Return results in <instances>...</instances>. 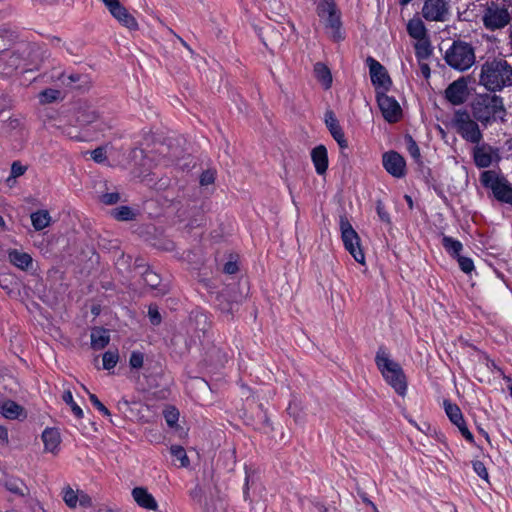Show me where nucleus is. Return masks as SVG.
Listing matches in <instances>:
<instances>
[{
    "mask_svg": "<svg viewBox=\"0 0 512 512\" xmlns=\"http://www.w3.org/2000/svg\"><path fill=\"white\" fill-rule=\"evenodd\" d=\"M472 117L479 121L483 128H488L495 122L507 121V109L503 97L495 93H475L469 102Z\"/></svg>",
    "mask_w": 512,
    "mask_h": 512,
    "instance_id": "1",
    "label": "nucleus"
},
{
    "mask_svg": "<svg viewBox=\"0 0 512 512\" xmlns=\"http://www.w3.org/2000/svg\"><path fill=\"white\" fill-rule=\"evenodd\" d=\"M478 83L491 93L512 86L511 65L503 59L487 60L481 65Z\"/></svg>",
    "mask_w": 512,
    "mask_h": 512,
    "instance_id": "2",
    "label": "nucleus"
},
{
    "mask_svg": "<svg viewBox=\"0 0 512 512\" xmlns=\"http://www.w3.org/2000/svg\"><path fill=\"white\" fill-rule=\"evenodd\" d=\"M375 365L386 383L401 397L407 393V377L398 362L390 359V353L384 345H380L375 355Z\"/></svg>",
    "mask_w": 512,
    "mask_h": 512,
    "instance_id": "3",
    "label": "nucleus"
},
{
    "mask_svg": "<svg viewBox=\"0 0 512 512\" xmlns=\"http://www.w3.org/2000/svg\"><path fill=\"white\" fill-rule=\"evenodd\" d=\"M316 14L323 23L324 28L330 30L334 42H341L345 39V32L342 29L341 11L335 0H319L316 5Z\"/></svg>",
    "mask_w": 512,
    "mask_h": 512,
    "instance_id": "4",
    "label": "nucleus"
},
{
    "mask_svg": "<svg viewBox=\"0 0 512 512\" xmlns=\"http://www.w3.org/2000/svg\"><path fill=\"white\" fill-rule=\"evenodd\" d=\"M445 62L453 69L466 71L475 63L473 46L462 40H454L444 55Z\"/></svg>",
    "mask_w": 512,
    "mask_h": 512,
    "instance_id": "5",
    "label": "nucleus"
},
{
    "mask_svg": "<svg viewBox=\"0 0 512 512\" xmlns=\"http://www.w3.org/2000/svg\"><path fill=\"white\" fill-rule=\"evenodd\" d=\"M480 183L492 191L497 201L512 205V184L505 176L493 170H486L480 174Z\"/></svg>",
    "mask_w": 512,
    "mask_h": 512,
    "instance_id": "6",
    "label": "nucleus"
},
{
    "mask_svg": "<svg viewBox=\"0 0 512 512\" xmlns=\"http://www.w3.org/2000/svg\"><path fill=\"white\" fill-rule=\"evenodd\" d=\"M476 121L466 109L456 110L453 117V126L457 133L467 142L479 144L483 133Z\"/></svg>",
    "mask_w": 512,
    "mask_h": 512,
    "instance_id": "7",
    "label": "nucleus"
},
{
    "mask_svg": "<svg viewBox=\"0 0 512 512\" xmlns=\"http://www.w3.org/2000/svg\"><path fill=\"white\" fill-rule=\"evenodd\" d=\"M339 226L345 249L353 256L355 261L360 264H364L365 255L360 246V237L352 227L346 215L340 216Z\"/></svg>",
    "mask_w": 512,
    "mask_h": 512,
    "instance_id": "8",
    "label": "nucleus"
},
{
    "mask_svg": "<svg viewBox=\"0 0 512 512\" xmlns=\"http://www.w3.org/2000/svg\"><path fill=\"white\" fill-rule=\"evenodd\" d=\"M388 91H376V101L383 118L388 123L398 122L403 115L399 102L393 96L387 95Z\"/></svg>",
    "mask_w": 512,
    "mask_h": 512,
    "instance_id": "9",
    "label": "nucleus"
},
{
    "mask_svg": "<svg viewBox=\"0 0 512 512\" xmlns=\"http://www.w3.org/2000/svg\"><path fill=\"white\" fill-rule=\"evenodd\" d=\"M365 63L369 68V75L371 83L375 87V92L377 90L389 91L393 83L387 69L372 56H368Z\"/></svg>",
    "mask_w": 512,
    "mask_h": 512,
    "instance_id": "10",
    "label": "nucleus"
},
{
    "mask_svg": "<svg viewBox=\"0 0 512 512\" xmlns=\"http://www.w3.org/2000/svg\"><path fill=\"white\" fill-rule=\"evenodd\" d=\"M511 20L508 8L497 5L488 6L482 17L484 27L490 31L504 28Z\"/></svg>",
    "mask_w": 512,
    "mask_h": 512,
    "instance_id": "11",
    "label": "nucleus"
},
{
    "mask_svg": "<svg viewBox=\"0 0 512 512\" xmlns=\"http://www.w3.org/2000/svg\"><path fill=\"white\" fill-rule=\"evenodd\" d=\"M466 78H458L451 82L444 91V97L453 106L464 104L472 94L465 81Z\"/></svg>",
    "mask_w": 512,
    "mask_h": 512,
    "instance_id": "12",
    "label": "nucleus"
},
{
    "mask_svg": "<svg viewBox=\"0 0 512 512\" xmlns=\"http://www.w3.org/2000/svg\"><path fill=\"white\" fill-rule=\"evenodd\" d=\"M382 165L391 176L403 178L406 176V160L397 151L390 150L382 155Z\"/></svg>",
    "mask_w": 512,
    "mask_h": 512,
    "instance_id": "13",
    "label": "nucleus"
},
{
    "mask_svg": "<svg viewBox=\"0 0 512 512\" xmlns=\"http://www.w3.org/2000/svg\"><path fill=\"white\" fill-rule=\"evenodd\" d=\"M473 161L478 168H488L493 160H500L499 150L488 143L477 144L473 148Z\"/></svg>",
    "mask_w": 512,
    "mask_h": 512,
    "instance_id": "14",
    "label": "nucleus"
},
{
    "mask_svg": "<svg viewBox=\"0 0 512 512\" xmlns=\"http://www.w3.org/2000/svg\"><path fill=\"white\" fill-rule=\"evenodd\" d=\"M449 9V0H427L422 12L426 20L444 21Z\"/></svg>",
    "mask_w": 512,
    "mask_h": 512,
    "instance_id": "15",
    "label": "nucleus"
},
{
    "mask_svg": "<svg viewBox=\"0 0 512 512\" xmlns=\"http://www.w3.org/2000/svg\"><path fill=\"white\" fill-rule=\"evenodd\" d=\"M24 69V62L19 48L11 52H3L0 55V72L11 76L18 69Z\"/></svg>",
    "mask_w": 512,
    "mask_h": 512,
    "instance_id": "16",
    "label": "nucleus"
},
{
    "mask_svg": "<svg viewBox=\"0 0 512 512\" xmlns=\"http://www.w3.org/2000/svg\"><path fill=\"white\" fill-rule=\"evenodd\" d=\"M24 62V70H32L42 61L41 48L37 43H25L19 47Z\"/></svg>",
    "mask_w": 512,
    "mask_h": 512,
    "instance_id": "17",
    "label": "nucleus"
},
{
    "mask_svg": "<svg viewBox=\"0 0 512 512\" xmlns=\"http://www.w3.org/2000/svg\"><path fill=\"white\" fill-rule=\"evenodd\" d=\"M189 321L191 327L197 332H202L203 335L212 326L211 314L198 307L190 312Z\"/></svg>",
    "mask_w": 512,
    "mask_h": 512,
    "instance_id": "18",
    "label": "nucleus"
},
{
    "mask_svg": "<svg viewBox=\"0 0 512 512\" xmlns=\"http://www.w3.org/2000/svg\"><path fill=\"white\" fill-rule=\"evenodd\" d=\"M311 160L318 175H324L329 166L328 151L325 145L319 144L311 150Z\"/></svg>",
    "mask_w": 512,
    "mask_h": 512,
    "instance_id": "19",
    "label": "nucleus"
},
{
    "mask_svg": "<svg viewBox=\"0 0 512 512\" xmlns=\"http://www.w3.org/2000/svg\"><path fill=\"white\" fill-rule=\"evenodd\" d=\"M110 14L124 27L131 31L138 30V22L129 11L119 3L116 7L111 9Z\"/></svg>",
    "mask_w": 512,
    "mask_h": 512,
    "instance_id": "20",
    "label": "nucleus"
},
{
    "mask_svg": "<svg viewBox=\"0 0 512 512\" xmlns=\"http://www.w3.org/2000/svg\"><path fill=\"white\" fill-rule=\"evenodd\" d=\"M142 278L145 284L151 289L156 291V295H165L168 293L169 288L168 285L162 284V279L160 275L150 269L147 266L146 270L142 273Z\"/></svg>",
    "mask_w": 512,
    "mask_h": 512,
    "instance_id": "21",
    "label": "nucleus"
},
{
    "mask_svg": "<svg viewBox=\"0 0 512 512\" xmlns=\"http://www.w3.org/2000/svg\"><path fill=\"white\" fill-rule=\"evenodd\" d=\"M41 438L44 443V451L51 452L53 454H56L59 451L61 437L57 428H45L42 432Z\"/></svg>",
    "mask_w": 512,
    "mask_h": 512,
    "instance_id": "22",
    "label": "nucleus"
},
{
    "mask_svg": "<svg viewBox=\"0 0 512 512\" xmlns=\"http://www.w3.org/2000/svg\"><path fill=\"white\" fill-rule=\"evenodd\" d=\"M132 496L135 502L147 510H157L158 504L151 493L144 487H135L132 490Z\"/></svg>",
    "mask_w": 512,
    "mask_h": 512,
    "instance_id": "23",
    "label": "nucleus"
},
{
    "mask_svg": "<svg viewBox=\"0 0 512 512\" xmlns=\"http://www.w3.org/2000/svg\"><path fill=\"white\" fill-rule=\"evenodd\" d=\"M9 262L20 270L28 271L32 269L33 258L26 252H21L17 249L8 250Z\"/></svg>",
    "mask_w": 512,
    "mask_h": 512,
    "instance_id": "24",
    "label": "nucleus"
},
{
    "mask_svg": "<svg viewBox=\"0 0 512 512\" xmlns=\"http://www.w3.org/2000/svg\"><path fill=\"white\" fill-rule=\"evenodd\" d=\"M0 413L3 417L10 420L25 418L27 416L23 406L17 402L7 399L0 405Z\"/></svg>",
    "mask_w": 512,
    "mask_h": 512,
    "instance_id": "25",
    "label": "nucleus"
},
{
    "mask_svg": "<svg viewBox=\"0 0 512 512\" xmlns=\"http://www.w3.org/2000/svg\"><path fill=\"white\" fill-rule=\"evenodd\" d=\"M90 338L93 350L104 349L110 342L109 330L104 327L95 326L91 329Z\"/></svg>",
    "mask_w": 512,
    "mask_h": 512,
    "instance_id": "26",
    "label": "nucleus"
},
{
    "mask_svg": "<svg viewBox=\"0 0 512 512\" xmlns=\"http://www.w3.org/2000/svg\"><path fill=\"white\" fill-rule=\"evenodd\" d=\"M2 485L11 493L18 496H25L28 487L20 478L5 474L1 480Z\"/></svg>",
    "mask_w": 512,
    "mask_h": 512,
    "instance_id": "27",
    "label": "nucleus"
},
{
    "mask_svg": "<svg viewBox=\"0 0 512 512\" xmlns=\"http://www.w3.org/2000/svg\"><path fill=\"white\" fill-rule=\"evenodd\" d=\"M97 111L88 106H80L74 113V122L78 126H86L98 119Z\"/></svg>",
    "mask_w": 512,
    "mask_h": 512,
    "instance_id": "28",
    "label": "nucleus"
},
{
    "mask_svg": "<svg viewBox=\"0 0 512 512\" xmlns=\"http://www.w3.org/2000/svg\"><path fill=\"white\" fill-rule=\"evenodd\" d=\"M314 75L317 81L321 83L325 90L331 88L333 81L332 74L330 68L326 64L317 62L314 65Z\"/></svg>",
    "mask_w": 512,
    "mask_h": 512,
    "instance_id": "29",
    "label": "nucleus"
},
{
    "mask_svg": "<svg viewBox=\"0 0 512 512\" xmlns=\"http://www.w3.org/2000/svg\"><path fill=\"white\" fill-rule=\"evenodd\" d=\"M407 32L410 37L418 41H422L424 39L429 38L427 36V29L425 27V24L420 18H414L409 20L407 24Z\"/></svg>",
    "mask_w": 512,
    "mask_h": 512,
    "instance_id": "30",
    "label": "nucleus"
},
{
    "mask_svg": "<svg viewBox=\"0 0 512 512\" xmlns=\"http://www.w3.org/2000/svg\"><path fill=\"white\" fill-rule=\"evenodd\" d=\"M31 222L36 231H41L48 227L51 222V216L47 210H38L31 214Z\"/></svg>",
    "mask_w": 512,
    "mask_h": 512,
    "instance_id": "31",
    "label": "nucleus"
},
{
    "mask_svg": "<svg viewBox=\"0 0 512 512\" xmlns=\"http://www.w3.org/2000/svg\"><path fill=\"white\" fill-rule=\"evenodd\" d=\"M441 243H442V246L444 247V249L446 250V252L451 257L456 258L461 255L460 253L463 249V245L459 240L454 239L451 236L444 235L442 237Z\"/></svg>",
    "mask_w": 512,
    "mask_h": 512,
    "instance_id": "32",
    "label": "nucleus"
},
{
    "mask_svg": "<svg viewBox=\"0 0 512 512\" xmlns=\"http://www.w3.org/2000/svg\"><path fill=\"white\" fill-rule=\"evenodd\" d=\"M443 405L446 415L451 421V423H453L454 425H458L461 421L464 420L463 413L457 404L452 403L448 399H445Z\"/></svg>",
    "mask_w": 512,
    "mask_h": 512,
    "instance_id": "33",
    "label": "nucleus"
},
{
    "mask_svg": "<svg viewBox=\"0 0 512 512\" xmlns=\"http://www.w3.org/2000/svg\"><path fill=\"white\" fill-rule=\"evenodd\" d=\"M228 360V356L226 352H224L221 348L213 346L210 351L207 353V357L205 361L209 365L214 366H223Z\"/></svg>",
    "mask_w": 512,
    "mask_h": 512,
    "instance_id": "34",
    "label": "nucleus"
},
{
    "mask_svg": "<svg viewBox=\"0 0 512 512\" xmlns=\"http://www.w3.org/2000/svg\"><path fill=\"white\" fill-rule=\"evenodd\" d=\"M415 56L418 62L428 59L433 53V47L429 38L418 41L415 46Z\"/></svg>",
    "mask_w": 512,
    "mask_h": 512,
    "instance_id": "35",
    "label": "nucleus"
},
{
    "mask_svg": "<svg viewBox=\"0 0 512 512\" xmlns=\"http://www.w3.org/2000/svg\"><path fill=\"white\" fill-rule=\"evenodd\" d=\"M137 214V211L125 205L111 210V215L118 221H132L136 218Z\"/></svg>",
    "mask_w": 512,
    "mask_h": 512,
    "instance_id": "36",
    "label": "nucleus"
},
{
    "mask_svg": "<svg viewBox=\"0 0 512 512\" xmlns=\"http://www.w3.org/2000/svg\"><path fill=\"white\" fill-rule=\"evenodd\" d=\"M17 38V34L7 27H0V53L8 51Z\"/></svg>",
    "mask_w": 512,
    "mask_h": 512,
    "instance_id": "37",
    "label": "nucleus"
},
{
    "mask_svg": "<svg viewBox=\"0 0 512 512\" xmlns=\"http://www.w3.org/2000/svg\"><path fill=\"white\" fill-rule=\"evenodd\" d=\"M40 104H51L61 98V91L53 88H46L39 93Z\"/></svg>",
    "mask_w": 512,
    "mask_h": 512,
    "instance_id": "38",
    "label": "nucleus"
},
{
    "mask_svg": "<svg viewBox=\"0 0 512 512\" xmlns=\"http://www.w3.org/2000/svg\"><path fill=\"white\" fill-rule=\"evenodd\" d=\"M404 142L406 149L414 161H420L421 153L420 148L415 139L409 133L404 135Z\"/></svg>",
    "mask_w": 512,
    "mask_h": 512,
    "instance_id": "39",
    "label": "nucleus"
},
{
    "mask_svg": "<svg viewBox=\"0 0 512 512\" xmlns=\"http://www.w3.org/2000/svg\"><path fill=\"white\" fill-rule=\"evenodd\" d=\"M179 415V410L173 405H167L163 410L164 419L170 428L177 426Z\"/></svg>",
    "mask_w": 512,
    "mask_h": 512,
    "instance_id": "40",
    "label": "nucleus"
},
{
    "mask_svg": "<svg viewBox=\"0 0 512 512\" xmlns=\"http://www.w3.org/2000/svg\"><path fill=\"white\" fill-rule=\"evenodd\" d=\"M62 400L71 407V410L77 419H82L84 417L83 410L73 400V395L70 390H66L63 392Z\"/></svg>",
    "mask_w": 512,
    "mask_h": 512,
    "instance_id": "41",
    "label": "nucleus"
},
{
    "mask_svg": "<svg viewBox=\"0 0 512 512\" xmlns=\"http://www.w3.org/2000/svg\"><path fill=\"white\" fill-rule=\"evenodd\" d=\"M118 360H119V353H118L117 349L114 351H111V350L106 351L102 356L103 369H105V370L113 369L117 365Z\"/></svg>",
    "mask_w": 512,
    "mask_h": 512,
    "instance_id": "42",
    "label": "nucleus"
},
{
    "mask_svg": "<svg viewBox=\"0 0 512 512\" xmlns=\"http://www.w3.org/2000/svg\"><path fill=\"white\" fill-rule=\"evenodd\" d=\"M170 453L172 456H174L177 460L180 461L181 467H188L190 465L189 458L186 454L185 449L180 445H172L170 447Z\"/></svg>",
    "mask_w": 512,
    "mask_h": 512,
    "instance_id": "43",
    "label": "nucleus"
},
{
    "mask_svg": "<svg viewBox=\"0 0 512 512\" xmlns=\"http://www.w3.org/2000/svg\"><path fill=\"white\" fill-rule=\"evenodd\" d=\"M83 77H85V76L82 74H79V73H71L69 75L62 73L59 79L67 87H70L73 89H79L81 86L76 85V83L79 82Z\"/></svg>",
    "mask_w": 512,
    "mask_h": 512,
    "instance_id": "44",
    "label": "nucleus"
},
{
    "mask_svg": "<svg viewBox=\"0 0 512 512\" xmlns=\"http://www.w3.org/2000/svg\"><path fill=\"white\" fill-rule=\"evenodd\" d=\"M324 122L330 133L332 131L338 130L339 128H342L333 110H326L324 114Z\"/></svg>",
    "mask_w": 512,
    "mask_h": 512,
    "instance_id": "45",
    "label": "nucleus"
},
{
    "mask_svg": "<svg viewBox=\"0 0 512 512\" xmlns=\"http://www.w3.org/2000/svg\"><path fill=\"white\" fill-rule=\"evenodd\" d=\"M63 500L69 508H76L78 503V493L70 486H67L63 490Z\"/></svg>",
    "mask_w": 512,
    "mask_h": 512,
    "instance_id": "46",
    "label": "nucleus"
},
{
    "mask_svg": "<svg viewBox=\"0 0 512 512\" xmlns=\"http://www.w3.org/2000/svg\"><path fill=\"white\" fill-rule=\"evenodd\" d=\"M258 408L260 409V413L258 415L259 421L261 426L259 427L260 430H264V432H271L273 431L272 422L267 415V412L264 410L263 404H259Z\"/></svg>",
    "mask_w": 512,
    "mask_h": 512,
    "instance_id": "47",
    "label": "nucleus"
},
{
    "mask_svg": "<svg viewBox=\"0 0 512 512\" xmlns=\"http://www.w3.org/2000/svg\"><path fill=\"white\" fill-rule=\"evenodd\" d=\"M456 259L461 271L465 274H470L475 269L474 262L471 258L460 255L456 257Z\"/></svg>",
    "mask_w": 512,
    "mask_h": 512,
    "instance_id": "48",
    "label": "nucleus"
},
{
    "mask_svg": "<svg viewBox=\"0 0 512 512\" xmlns=\"http://www.w3.org/2000/svg\"><path fill=\"white\" fill-rule=\"evenodd\" d=\"M472 468L474 472L483 480L486 482H489V474L486 469L485 464L480 460H474L472 461Z\"/></svg>",
    "mask_w": 512,
    "mask_h": 512,
    "instance_id": "49",
    "label": "nucleus"
},
{
    "mask_svg": "<svg viewBox=\"0 0 512 512\" xmlns=\"http://www.w3.org/2000/svg\"><path fill=\"white\" fill-rule=\"evenodd\" d=\"M307 501L318 512H338L335 507L330 508L326 506L325 503L319 500L317 497L308 498Z\"/></svg>",
    "mask_w": 512,
    "mask_h": 512,
    "instance_id": "50",
    "label": "nucleus"
},
{
    "mask_svg": "<svg viewBox=\"0 0 512 512\" xmlns=\"http://www.w3.org/2000/svg\"><path fill=\"white\" fill-rule=\"evenodd\" d=\"M144 363V354L140 351H132L129 358V365L132 369L142 368Z\"/></svg>",
    "mask_w": 512,
    "mask_h": 512,
    "instance_id": "51",
    "label": "nucleus"
},
{
    "mask_svg": "<svg viewBox=\"0 0 512 512\" xmlns=\"http://www.w3.org/2000/svg\"><path fill=\"white\" fill-rule=\"evenodd\" d=\"M89 394V400L90 402L92 403V405L100 412L102 413L104 416L106 417H110L111 416V412L108 410V408L99 400V398L93 394V393H88Z\"/></svg>",
    "mask_w": 512,
    "mask_h": 512,
    "instance_id": "52",
    "label": "nucleus"
},
{
    "mask_svg": "<svg viewBox=\"0 0 512 512\" xmlns=\"http://www.w3.org/2000/svg\"><path fill=\"white\" fill-rule=\"evenodd\" d=\"M376 213L382 222L387 224L391 223L390 214L388 213L384 203L380 199L376 201Z\"/></svg>",
    "mask_w": 512,
    "mask_h": 512,
    "instance_id": "53",
    "label": "nucleus"
},
{
    "mask_svg": "<svg viewBox=\"0 0 512 512\" xmlns=\"http://www.w3.org/2000/svg\"><path fill=\"white\" fill-rule=\"evenodd\" d=\"M216 178V171L212 169L204 170L199 178V183L201 186H208L214 183Z\"/></svg>",
    "mask_w": 512,
    "mask_h": 512,
    "instance_id": "54",
    "label": "nucleus"
},
{
    "mask_svg": "<svg viewBox=\"0 0 512 512\" xmlns=\"http://www.w3.org/2000/svg\"><path fill=\"white\" fill-rule=\"evenodd\" d=\"M459 429V432L464 437V439L472 445H476L474 435L468 429L465 420L461 421L458 425H456Z\"/></svg>",
    "mask_w": 512,
    "mask_h": 512,
    "instance_id": "55",
    "label": "nucleus"
},
{
    "mask_svg": "<svg viewBox=\"0 0 512 512\" xmlns=\"http://www.w3.org/2000/svg\"><path fill=\"white\" fill-rule=\"evenodd\" d=\"M120 200V194L118 192H107L100 196V202L105 205H114Z\"/></svg>",
    "mask_w": 512,
    "mask_h": 512,
    "instance_id": "56",
    "label": "nucleus"
},
{
    "mask_svg": "<svg viewBox=\"0 0 512 512\" xmlns=\"http://www.w3.org/2000/svg\"><path fill=\"white\" fill-rule=\"evenodd\" d=\"M148 317L150 323L154 326H157L161 323L162 317L156 305H150L148 308Z\"/></svg>",
    "mask_w": 512,
    "mask_h": 512,
    "instance_id": "57",
    "label": "nucleus"
},
{
    "mask_svg": "<svg viewBox=\"0 0 512 512\" xmlns=\"http://www.w3.org/2000/svg\"><path fill=\"white\" fill-rule=\"evenodd\" d=\"M27 171V166L23 165L20 161H14L11 165V179L22 176Z\"/></svg>",
    "mask_w": 512,
    "mask_h": 512,
    "instance_id": "58",
    "label": "nucleus"
},
{
    "mask_svg": "<svg viewBox=\"0 0 512 512\" xmlns=\"http://www.w3.org/2000/svg\"><path fill=\"white\" fill-rule=\"evenodd\" d=\"M189 496L192 499L193 502L197 504H201L204 498V492L203 489L199 484L195 485L194 488L189 490Z\"/></svg>",
    "mask_w": 512,
    "mask_h": 512,
    "instance_id": "59",
    "label": "nucleus"
},
{
    "mask_svg": "<svg viewBox=\"0 0 512 512\" xmlns=\"http://www.w3.org/2000/svg\"><path fill=\"white\" fill-rule=\"evenodd\" d=\"M91 158L96 163H99V164L105 162L107 160L106 149L102 146L97 147L96 149H94L91 152Z\"/></svg>",
    "mask_w": 512,
    "mask_h": 512,
    "instance_id": "60",
    "label": "nucleus"
},
{
    "mask_svg": "<svg viewBox=\"0 0 512 512\" xmlns=\"http://www.w3.org/2000/svg\"><path fill=\"white\" fill-rule=\"evenodd\" d=\"M341 152H340V158H341V162L342 163H348L349 162V157H348V154L344 152L345 149L348 148V141L347 139L344 137V139L340 140L337 142Z\"/></svg>",
    "mask_w": 512,
    "mask_h": 512,
    "instance_id": "61",
    "label": "nucleus"
},
{
    "mask_svg": "<svg viewBox=\"0 0 512 512\" xmlns=\"http://www.w3.org/2000/svg\"><path fill=\"white\" fill-rule=\"evenodd\" d=\"M239 271V266L236 261H227L223 266V272L225 274H235Z\"/></svg>",
    "mask_w": 512,
    "mask_h": 512,
    "instance_id": "62",
    "label": "nucleus"
},
{
    "mask_svg": "<svg viewBox=\"0 0 512 512\" xmlns=\"http://www.w3.org/2000/svg\"><path fill=\"white\" fill-rule=\"evenodd\" d=\"M78 503L81 507L88 508L92 506V499L88 494L81 491L78 494Z\"/></svg>",
    "mask_w": 512,
    "mask_h": 512,
    "instance_id": "63",
    "label": "nucleus"
},
{
    "mask_svg": "<svg viewBox=\"0 0 512 512\" xmlns=\"http://www.w3.org/2000/svg\"><path fill=\"white\" fill-rule=\"evenodd\" d=\"M460 78H468V79H465L466 84H467V88H468V90L471 93H475V91H476V87L475 86L479 85V83L476 80V78L474 77L473 73L469 74V75H466V76H461Z\"/></svg>",
    "mask_w": 512,
    "mask_h": 512,
    "instance_id": "64",
    "label": "nucleus"
}]
</instances>
